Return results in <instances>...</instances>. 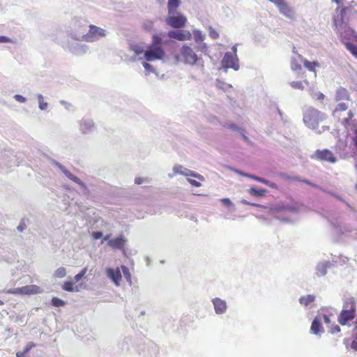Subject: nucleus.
Masks as SVG:
<instances>
[{
    "label": "nucleus",
    "instance_id": "0eeeda50",
    "mask_svg": "<svg viewBox=\"0 0 357 357\" xmlns=\"http://www.w3.org/2000/svg\"><path fill=\"white\" fill-rule=\"evenodd\" d=\"M275 5L279 13L290 20H295L296 15L294 9L289 6L286 0H268Z\"/></svg>",
    "mask_w": 357,
    "mask_h": 357
},
{
    "label": "nucleus",
    "instance_id": "37998d69",
    "mask_svg": "<svg viewBox=\"0 0 357 357\" xmlns=\"http://www.w3.org/2000/svg\"><path fill=\"white\" fill-rule=\"evenodd\" d=\"M216 86L218 89H222V90H223L225 91H228L230 88H231V84L225 83V82H221L220 80H217V82H216Z\"/></svg>",
    "mask_w": 357,
    "mask_h": 357
},
{
    "label": "nucleus",
    "instance_id": "4c0bfd02",
    "mask_svg": "<svg viewBox=\"0 0 357 357\" xmlns=\"http://www.w3.org/2000/svg\"><path fill=\"white\" fill-rule=\"evenodd\" d=\"M121 271H122L126 281L131 284V275L130 273L128 268L124 265H122L121 266Z\"/></svg>",
    "mask_w": 357,
    "mask_h": 357
},
{
    "label": "nucleus",
    "instance_id": "5701e85b",
    "mask_svg": "<svg viewBox=\"0 0 357 357\" xmlns=\"http://www.w3.org/2000/svg\"><path fill=\"white\" fill-rule=\"evenodd\" d=\"M329 261L319 263L315 268V273L318 277H321L327 273V269L330 266Z\"/></svg>",
    "mask_w": 357,
    "mask_h": 357
},
{
    "label": "nucleus",
    "instance_id": "1a4fd4ad",
    "mask_svg": "<svg viewBox=\"0 0 357 357\" xmlns=\"http://www.w3.org/2000/svg\"><path fill=\"white\" fill-rule=\"evenodd\" d=\"M165 22L168 26L174 29H181L185 26L187 18L181 13L177 12L174 14H168L165 19Z\"/></svg>",
    "mask_w": 357,
    "mask_h": 357
},
{
    "label": "nucleus",
    "instance_id": "9b49d317",
    "mask_svg": "<svg viewBox=\"0 0 357 357\" xmlns=\"http://www.w3.org/2000/svg\"><path fill=\"white\" fill-rule=\"evenodd\" d=\"M43 292V289L36 284L26 285L22 287L10 289L8 291V294L21 295L38 294Z\"/></svg>",
    "mask_w": 357,
    "mask_h": 357
},
{
    "label": "nucleus",
    "instance_id": "4468645a",
    "mask_svg": "<svg viewBox=\"0 0 357 357\" xmlns=\"http://www.w3.org/2000/svg\"><path fill=\"white\" fill-rule=\"evenodd\" d=\"M167 36L179 41L192 39V33L188 30H171L168 31Z\"/></svg>",
    "mask_w": 357,
    "mask_h": 357
},
{
    "label": "nucleus",
    "instance_id": "ea45409f",
    "mask_svg": "<svg viewBox=\"0 0 357 357\" xmlns=\"http://www.w3.org/2000/svg\"><path fill=\"white\" fill-rule=\"evenodd\" d=\"M348 108V105L346 102H340L339 103L333 112V114L335 116H337V114L339 112H343L345 111Z\"/></svg>",
    "mask_w": 357,
    "mask_h": 357
},
{
    "label": "nucleus",
    "instance_id": "e2e57ef3",
    "mask_svg": "<svg viewBox=\"0 0 357 357\" xmlns=\"http://www.w3.org/2000/svg\"><path fill=\"white\" fill-rule=\"evenodd\" d=\"M312 97L317 100H323L324 98V95L321 92H316L314 94H312Z\"/></svg>",
    "mask_w": 357,
    "mask_h": 357
},
{
    "label": "nucleus",
    "instance_id": "13d9d810",
    "mask_svg": "<svg viewBox=\"0 0 357 357\" xmlns=\"http://www.w3.org/2000/svg\"><path fill=\"white\" fill-rule=\"evenodd\" d=\"M13 43V40L5 36H0V43Z\"/></svg>",
    "mask_w": 357,
    "mask_h": 357
},
{
    "label": "nucleus",
    "instance_id": "412c9836",
    "mask_svg": "<svg viewBox=\"0 0 357 357\" xmlns=\"http://www.w3.org/2000/svg\"><path fill=\"white\" fill-rule=\"evenodd\" d=\"M335 231L337 233L344 234V235H350L353 232H355L356 234H357V231L356 229H354L351 226L349 225H334Z\"/></svg>",
    "mask_w": 357,
    "mask_h": 357
},
{
    "label": "nucleus",
    "instance_id": "5fc2aeb1",
    "mask_svg": "<svg viewBox=\"0 0 357 357\" xmlns=\"http://www.w3.org/2000/svg\"><path fill=\"white\" fill-rule=\"evenodd\" d=\"M13 98L17 102L20 103H25L26 102V98L19 94L15 95Z\"/></svg>",
    "mask_w": 357,
    "mask_h": 357
},
{
    "label": "nucleus",
    "instance_id": "a18cd8bd",
    "mask_svg": "<svg viewBox=\"0 0 357 357\" xmlns=\"http://www.w3.org/2000/svg\"><path fill=\"white\" fill-rule=\"evenodd\" d=\"M351 130H352V132L354 133L353 141H354V145L357 149V123L352 124Z\"/></svg>",
    "mask_w": 357,
    "mask_h": 357
},
{
    "label": "nucleus",
    "instance_id": "6ab92c4d",
    "mask_svg": "<svg viewBox=\"0 0 357 357\" xmlns=\"http://www.w3.org/2000/svg\"><path fill=\"white\" fill-rule=\"evenodd\" d=\"M321 324H322V322L319 320V317H317L316 316V317L312 321V325L310 327V331H311L312 333L317 335L322 334L324 332V328L322 327Z\"/></svg>",
    "mask_w": 357,
    "mask_h": 357
},
{
    "label": "nucleus",
    "instance_id": "79ce46f5",
    "mask_svg": "<svg viewBox=\"0 0 357 357\" xmlns=\"http://www.w3.org/2000/svg\"><path fill=\"white\" fill-rule=\"evenodd\" d=\"M143 67L146 70V75L148 76L150 73H155L153 66L148 63V61H143L142 63Z\"/></svg>",
    "mask_w": 357,
    "mask_h": 357
},
{
    "label": "nucleus",
    "instance_id": "680f3d73",
    "mask_svg": "<svg viewBox=\"0 0 357 357\" xmlns=\"http://www.w3.org/2000/svg\"><path fill=\"white\" fill-rule=\"evenodd\" d=\"M331 328V331L330 332L332 333V334H334V333H339L340 331V328L339 326L337 325H335L334 326H333V324L331 325V327H329Z\"/></svg>",
    "mask_w": 357,
    "mask_h": 357
},
{
    "label": "nucleus",
    "instance_id": "6e6552de",
    "mask_svg": "<svg viewBox=\"0 0 357 357\" xmlns=\"http://www.w3.org/2000/svg\"><path fill=\"white\" fill-rule=\"evenodd\" d=\"M165 56L164 47H155L147 45L144 53V59L148 62L163 60Z\"/></svg>",
    "mask_w": 357,
    "mask_h": 357
},
{
    "label": "nucleus",
    "instance_id": "7ed1b4c3",
    "mask_svg": "<svg viewBox=\"0 0 357 357\" xmlns=\"http://www.w3.org/2000/svg\"><path fill=\"white\" fill-rule=\"evenodd\" d=\"M181 61L186 65L195 66L196 64L202 63L203 66V60L198 56L193 49L187 45H183L180 50Z\"/></svg>",
    "mask_w": 357,
    "mask_h": 357
},
{
    "label": "nucleus",
    "instance_id": "cd10ccee",
    "mask_svg": "<svg viewBox=\"0 0 357 357\" xmlns=\"http://www.w3.org/2000/svg\"><path fill=\"white\" fill-rule=\"evenodd\" d=\"M155 47H163L162 34H154L152 36L151 43L149 45Z\"/></svg>",
    "mask_w": 357,
    "mask_h": 357
},
{
    "label": "nucleus",
    "instance_id": "72a5a7b5",
    "mask_svg": "<svg viewBox=\"0 0 357 357\" xmlns=\"http://www.w3.org/2000/svg\"><path fill=\"white\" fill-rule=\"evenodd\" d=\"M348 91L343 88L338 89L336 93V100H344L348 98Z\"/></svg>",
    "mask_w": 357,
    "mask_h": 357
},
{
    "label": "nucleus",
    "instance_id": "864d4df0",
    "mask_svg": "<svg viewBox=\"0 0 357 357\" xmlns=\"http://www.w3.org/2000/svg\"><path fill=\"white\" fill-rule=\"evenodd\" d=\"M144 29L149 31H151L153 29V21H146L144 23Z\"/></svg>",
    "mask_w": 357,
    "mask_h": 357
},
{
    "label": "nucleus",
    "instance_id": "2f4dec72",
    "mask_svg": "<svg viewBox=\"0 0 357 357\" xmlns=\"http://www.w3.org/2000/svg\"><path fill=\"white\" fill-rule=\"evenodd\" d=\"M63 289L69 292H77L79 291L77 287L74 286V283L72 281H66L62 286Z\"/></svg>",
    "mask_w": 357,
    "mask_h": 357
},
{
    "label": "nucleus",
    "instance_id": "58836bf2",
    "mask_svg": "<svg viewBox=\"0 0 357 357\" xmlns=\"http://www.w3.org/2000/svg\"><path fill=\"white\" fill-rule=\"evenodd\" d=\"M66 275V270L64 267H59L54 273V277L56 278H63Z\"/></svg>",
    "mask_w": 357,
    "mask_h": 357
},
{
    "label": "nucleus",
    "instance_id": "de8ad7c7",
    "mask_svg": "<svg viewBox=\"0 0 357 357\" xmlns=\"http://www.w3.org/2000/svg\"><path fill=\"white\" fill-rule=\"evenodd\" d=\"M52 305H54L55 307H61V306L64 305L65 302L59 298L54 297L52 299Z\"/></svg>",
    "mask_w": 357,
    "mask_h": 357
},
{
    "label": "nucleus",
    "instance_id": "aec40b11",
    "mask_svg": "<svg viewBox=\"0 0 357 357\" xmlns=\"http://www.w3.org/2000/svg\"><path fill=\"white\" fill-rule=\"evenodd\" d=\"M126 242V238L123 236H121L118 238L109 240L108 245L114 249L121 250L123 248Z\"/></svg>",
    "mask_w": 357,
    "mask_h": 357
},
{
    "label": "nucleus",
    "instance_id": "39448f33",
    "mask_svg": "<svg viewBox=\"0 0 357 357\" xmlns=\"http://www.w3.org/2000/svg\"><path fill=\"white\" fill-rule=\"evenodd\" d=\"M70 31L73 38L77 40H82V36H84L85 28L86 27V22L79 17H74L70 23Z\"/></svg>",
    "mask_w": 357,
    "mask_h": 357
},
{
    "label": "nucleus",
    "instance_id": "bb28decb",
    "mask_svg": "<svg viewBox=\"0 0 357 357\" xmlns=\"http://www.w3.org/2000/svg\"><path fill=\"white\" fill-rule=\"evenodd\" d=\"M130 50L135 53V56H137V60H142L143 59L141 56L142 55L144 56L146 50L142 45H132Z\"/></svg>",
    "mask_w": 357,
    "mask_h": 357
},
{
    "label": "nucleus",
    "instance_id": "774afa93",
    "mask_svg": "<svg viewBox=\"0 0 357 357\" xmlns=\"http://www.w3.org/2000/svg\"><path fill=\"white\" fill-rule=\"evenodd\" d=\"M349 118H344L343 120V123L344 126H347L349 124V119L353 116V114L351 111L348 112Z\"/></svg>",
    "mask_w": 357,
    "mask_h": 357
},
{
    "label": "nucleus",
    "instance_id": "f704fd0d",
    "mask_svg": "<svg viewBox=\"0 0 357 357\" xmlns=\"http://www.w3.org/2000/svg\"><path fill=\"white\" fill-rule=\"evenodd\" d=\"M301 63L302 62H301L300 60L298 59V55L296 58H294L291 60V69L294 71H299L300 70H301Z\"/></svg>",
    "mask_w": 357,
    "mask_h": 357
},
{
    "label": "nucleus",
    "instance_id": "20e7f679",
    "mask_svg": "<svg viewBox=\"0 0 357 357\" xmlns=\"http://www.w3.org/2000/svg\"><path fill=\"white\" fill-rule=\"evenodd\" d=\"M87 33L82 36V40L87 43H95L105 38L107 35V31L99 26L91 24Z\"/></svg>",
    "mask_w": 357,
    "mask_h": 357
},
{
    "label": "nucleus",
    "instance_id": "f8f14e48",
    "mask_svg": "<svg viewBox=\"0 0 357 357\" xmlns=\"http://www.w3.org/2000/svg\"><path fill=\"white\" fill-rule=\"evenodd\" d=\"M96 129V125L93 119L88 117H83L79 121V130L83 135L92 133Z\"/></svg>",
    "mask_w": 357,
    "mask_h": 357
},
{
    "label": "nucleus",
    "instance_id": "2eb2a0df",
    "mask_svg": "<svg viewBox=\"0 0 357 357\" xmlns=\"http://www.w3.org/2000/svg\"><path fill=\"white\" fill-rule=\"evenodd\" d=\"M106 275L107 278H109L116 286H120L122 275L121 269L119 267L116 268H107L106 269Z\"/></svg>",
    "mask_w": 357,
    "mask_h": 357
},
{
    "label": "nucleus",
    "instance_id": "f3484780",
    "mask_svg": "<svg viewBox=\"0 0 357 357\" xmlns=\"http://www.w3.org/2000/svg\"><path fill=\"white\" fill-rule=\"evenodd\" d=\"M68 50L75 55H82L89 52V47L86 45L79 43H75L69 45Z\"/></svg>",
    "mask_w": 357,
    "mask_h": 357
},
{
    "label": "nucleus",
    "instance_id": "6e6d98bb",
    "mask_svg": "<svg viewBox=\"0 0 357 357\" xmlns=\"http://www.w3.org/2000/svg\"><path fill=\"white\" fill-rule=\"evenodd\" d=\"M68 178L81 185H84V183L80 181V179L77 176H74L73 174H69V176Z\"/></svg>",
    "mask_w": 357,
    "mask_h": 357
},
{
    "label": "nucleus",
    "instance_id": "7c9ffc66",
    "mask_svg": "<svg viewBox=\"0 0 357 357\" xmlns=\"http://www.w3.org/2000/svg\"><path fill=\"white\" fill-rule=\"evenodd\" d=\"M309 84L308 81H293L290 83L291 86L293 89H296L299 90H303L306 86Z\"/></svg>",
    "mask_w": 357,
    "mask_h": 357
},
{
    "label": "nucleus",
    "instance_id": "e433bc0d",
    "mask_svg": "<svg viewBox=\"0 0 357 357\" xmlns=\"http://www.w3.org/2000/svg\"><path fill=\"white\" fill-rule=\"evenodd\" d=\"M197 45V50L198 51L202 52L206 55L208 54V46L206 43H204V40L199 42V43Z\"/></svg>",
    "mask_w": 357,
    "mask_h": 357
},
{
    "label": "nucleus",
    "instance_id": "4d7b16f0",
    "mask_svg": "<svg viewBox=\"0 0 357 357\" xmlns=\"http://www.w3.org/2000/svg\"><path fill=\"white\" fill-rule=\"evenodd\" d=\"M35 347V344L32 342H29L26 347L24 349L23 351L20 352L21 354H26L33 347Z\"/></svg>",
    "mask_w": 357,
    "mask_h": 357
},
{
    "label": "nucleus",
    "instance_id": "c85d7f7f",
    "mask_svg": "<svg viewBox=\"0 0 357 357\" xmlns=\"http://www.w3.org/2000/svg\"><path fill=\"white\" fill-rule=\"evenodd\" d=\"M195 42L196 44H199V42H202L205 40L206 36L199 29H193L192 33Z\"/></svg>",
    "mask_w": 357,
    "mask_h": 357
},
{
    "label": "nucleus",
    "instance_id": "a19ab883",
    "mask_svg": "<svg viewBox=\"0 0 357 357\" xmlns=\"http://www.w3.org/2000/svg\"><path fill=\"white\" fill-rule=\"evenodd\" d=\"M266 192V190L265 189H257L256 188H251L250 190V193L251 195L258 197L263 196Z\"/></svg>",
    "mask_w": 357,
    "mask_h": 357
},
{
    "label": "nucleus",
    "instance_id": "4be33fe9",
    "mask_svg": "<svg viewBox=\"0 0 357 357\" xmlns=\"http://www.w3.org/2000/svg\"><path fill=\"white\" fill-rule=\"evenodd\" d=\"M283 211H289L296 212V208L295 207L291 206L289 205H284L283 204H278L272 208H270L269 211L272 215L275 214L276 213Z\"/></svg>",
    "mask_w": 357,
    "mask_h": 357
},
{
    "label": "nucleus",
    "instance_id": "338daca9",
    "mask_svg": "<svg viewBox=\"0 0 357 357\" xmlns=\"http://www.w3.org/2000/svg\"><path fill=\"white\" fill-rule=\"evenodd\" d=\"M121 349H122L123 351H128L129 350L128 342L127 340H124L122 342V348H121Z\"/></svg>",
    "mask_w": 357,
    "mask_h": 357
},
{
    "label": "nucleus",
    "instance_id": "9d476101",
    "mask_svg": "<svg viewBox=\"0 0 357 357\" xmlns=\"http://www.w3.org/2000/svg\"><path fill=\"white\" fill-rule=\"evenodd\" d=\"M222 68L225 73H227L229 68H232L234 70H238L239 63L237 55L230 52H226L222 60Z\"/></svg>",
    "mask_w": 357,
    "mask_h": 357
},
{
    "label": "nucleus",
    "instance_id": "a878e982",
    "mask_svg": "<svg viewBox=\"0 0 357 357\" xmlns=\"http://www.w3.org/2000/svg\"><path fill=\"white\" fill-rule=\"evenodd\" d=\"M315 301V296L312 294L301 296L299 298V303L305 307L311 305Z\"/></svg>",
    "mask_w": 357,
    "mask_h": 357
},
{
    "label": "nucleus",
    "instance_id": "f257e3e1",
    "mask_svg": "<svg viewBox=\"0 0 357 357\" xmlns=\"http://www.w3.org/2000/svg\"><path fill=\"white\" fill-rule=\"evenodd\" d=\"M172 170H173V174H169V177L172 178L173 176H174L177 174L183 175L187 178V181L192 186H195V187H201L202 183L198 181L192 179L190 177L195 178L200 181H204L205 179L202 175H201L197 172H195L190 169H188L186 167H185L181 165H174Z\"/></svg>",
    "mask_w": 357,
    "mask_h": 357
},
{
    "label": "nucleus",
    "instance_id": "ddd939ff",
    "mask_svg": "<svg viewBox=\"0 0 357 357\" xmlns=\"http://www.w3.org/2000/svg\"><path fill=\"white\" fill-rule=\"evenodd\" d=\"M336 313V310L334 308H327L323 309L321 312L317 314V317H319V320L321 322H324L327 327H331L333 319H335L334 316Z\"/></svg>",
    "mask_w": 357,
    "mask_h": 357
},
{
    "label": "nucleus",
    "instance_id": "c756f323",
    "mask_svg": "<svg viewBox=\"0 0 357 357\" xmlns=\"http://www.w3.org/2000/svg\"><path fill=\"white\" fill-rule=\"evenodd\" d=\"M249 178H252V179H254L258 182H260V183H262L272 188H276V184L274 183H272L270 181L268 180H266V179H264L263 178H261V177H258V176H256L253 174H250V176H249Z\"/></svg>",
    "mask_w": 357,
    "mask_h": 357
},
{
    "label": "nucleus",
    "instance_id": "69168bd1",
    "mask_svg": "<svg viewBox=\"0 0 357 357\" xmlns=\"http://www.w3.org/2000/svg\"><path fill=\"white\" fill-rule=\"evenodd\" d=\"M294 180H295V181H302V182H303V183H307V184H308V185H312V186H314V187L316 186L314 184L312 183L310 181L306 180V179H301V178H298V177H294Z\"/></svg>",
    "mask_w": 357,
    "mask_h": 357
},
{
    "label": "nucleus",
    "instance_id": "473e14b6",
    "mask_svg": "<svg viewBox=\"0 0 357 357\" xmlns=\"http://www.w3.org/2000/svg\"><path fill=\"white\" fill-rule=\"evenodd\" d=\"M37 99L38 102V108L41 111H45L49 107L48 102H45L44 100V97L42 94H38L37 95Z\"/></svg>",
    "mask_w": 357,
    "mask_h": 357
},
{
    "label": "nucleus",
    "instance_id": "603ef678",
    "mask_svg": "<svg viewBox=\"0 0 357 357\" xmlns=\"http://www.w3.org/2000/svg\"><path fill=\"white\" fill-rule=\"evenodd\" d=\"M209 36L213 39H217L219 37V33L212 27H209Z\"/></svg>",
    "mask_w": 357,
    "mask_h": 357
},
{
    "label": "nucleus",
    "instance_id": "a211bd4d",
    "mask_svg": "<svg viewBox=\"0 0 357 357\" xmlns=\"http://www.w3.org/2000/svg\"><path fill=\"white\" fill-rule=\"evenodd\" d=\"M314 156L317 159L328 161L331 163H334L336 162L335 157L333 155L332 152L328 150H324V151L317 150L315 152Z\"/></svg>",
    "mask_w": 357,
    "mask_h": 357
},
{
    "label": "nucleus",
    "instance_id": "dca6fc26",
    "mask_svg": "<svg viewBox=\"0 0 357 357\" xmlns=\"http://www.w3.org/2000/svg\"><path fill=\"white\" fill-rule=\"evenodd\" d=\"M211 302L216 314H223L227 312L228 306L225 300L220 298H215L212 299Z\"/></svg>",
    "mask_w": 357,
    "mask_h": 357
},
{
    "label": "nucleus",
    "instance_id": "052dcab7",
    "mask_svg": "<svg viewBox=\"0 0 357 357\" xmlns=\"http://www.w3.org/2000/svg\"><path fill=\"white\" fill-rule=\"evenodd\" d=\"M135 183L137 185H140L144 183H148V179L146 178L137 177L135 178Z\"/></svg>",
    "mask_w": 357,
    "mask_h": 357
},
{
    "label": "nucleus",
    "instance_id": "423d86ee",
    "mask_svg": "<svg viewBox=\"0 0 357 357\" xmlns=\"http://www.w3.org/2000/svg\"><path fill=\"white\" fill-rule=\"evenodd\" d=\"M356 303L354 298H351L349 302L347 303L344 308L340 314L338 321L341 325H346L349 321L352 320L356 314Z\"/></svg>",
    "mask_w": 357,
    "mask_h": 357
},
{
    "label": "nucleus",
    "instance_id": "393cba45",
    "mask_svg": "<svg viewBox=\"0 0 357 357\" xmlns=\"http://www.w3.org/2000/svg\"><path fill=\"white\" fill-rule=\"evenodd\" d=\"M181 5V0H168L167 12L168 14H174L177 13V8Z\"/></svg>",
    "mask_w": 357,
    "mask_h": 357
},
{
    "label": "nucleus",
    "instance_id": "3c124183",
    "mask_svg": "<svg viewBox=\"0 0 357 357\" xmlns=\"http://www.w3.org/2000/svg\"><path fill=\"white\" fill-rule=\"evenodd\" d=\"M86 271L87 268H84L80 273L77 274L74 277V280H75V282H79V280H81L84 277L85 274L86 273Z\"/></svg>",
    "mask_w": 357,
    "mask_h": 357
},
{
    "label": "nucleus",
    "instance_id": "0e129e2a",
    "mask_svg": "<svg viewBox=\"0 0 357 357\" xmlns=\"http://www.w3.org/2000/svg\"><path fill=\"white\" fill-rule=\"evenodd\" d=\"M92 237L93 239H99L102 237V233L101 231H93L92 233Z\"/></svg>",
    "mask_w": 357,
    "mask_h": 357
},
{
    "label": "nucleus",
    "instance_id": "c9c22d12",
    "mask_svg": "<svg viewBox=\"0 0 357 357\" xmlns=\"http://www.w3.org/2000/svg\"><path fill=\"white\" fill-rule=\"evenodd\" d=\"M220 202L224 206L227 207L229 211H234L236 210L235 205L229 198H222L220 199Z\"/></svg>",
    "mask_w": 357,
    "mask_h": 357
},
{
    "label": "nucleus",
    "instance_id": "c03bdc74",
    "mask_svg": "<svg viewBox=\"0 0 357 357\" xmlns=\"http://www.w3.org/2000/svg\"><path fill=\"white\" fill-rule=\"evenodd\" d=\"M347 49L355 56L357 57V47L351 43L345 44Z\"/></svg>",
    "mask_w": 357,
    "mask_h": 357
},
{
    "label": "nucleus",
    "instance_id": "f03ea898",
    "mask_svg": "<svg viewBox=\"0 0 357 357\" xmlns=\"http://www.w3.org/2000/svg\"><path fill=\"white\" fill-rule=\"evenodd\" d=\"M324 119L325 115L314 108L307 109L303 115V121L305 126L312 130H317L319 123Z\"/></svg>",
    "mask_w": 357,
    "mask_h": 357
},
{
    "label": "nucleus",
    "instance_id": "09e8293b",
    "mask_svg": "<svg viewBox=\"0 0 357 357\" xmlns=\"http://www.w3.org/2000/svg\"><path fill=\"white\" fill-rule=\"evenodd\" d=\"M229 128L233 130L239 131V132L242 135L243 137L245 140H248V137L244 134V130L240 128H238L236 124H230Z\"/></svg>",
    "mask_w": 357,
    "mask_h": 357
},
{
    "label": "nucleus",
    "instance_id": "8fccbe9b",
    "mask_svg": "<svg viewBox=\"0 0 357 357\" xmlns=\"http://www.w3.org/2000/svg\"><path fill=\"white\" fill-rule=\"evenodd\" d=\"M54 164L55 165L67 176L68 177L69 176V174H70L71 173L64 167L61 164L57 162H54Z\"/></svg>",
    "mask_w": 357,
    "mask_h": 357
},
{
    "label": "nucleus",
    "instance_id": "b1692460",
    "mask_svg": "<svg viewBox=\"0 0 357 357\" xmlns=\"http://www.w3.org/2000/svg\"><path fill=\"white\" fill-rule=\"evenodd\" d=\"M298 59L301 62L303 63L304 66L310 71L314 72V75L316 76V70L315 68L319 66V63L317 61H309L305 59H303L301 55H298Z\"/></svg>",
    "mask_w": 357,
    "mask_h": 357
},
{
    "label": "nucleus",
    "instance_id": "49530a36",
    "mask_svg": "<svg viewBox=\"0 0 357 357\" xmlns=\"http://www.w3.org/2000/svg\"><path fill=\"white\" fill-rule=\"evenodd\" d=\"M331 2L335 3L337 5V8L335 10L336 12H339L340 11L341 15H344V13H345V11H346V8H340V5L342 3V0H331Z\"/></svg>",
    "mask_w": 357,
    "mask_h": 357
},
{
    "label": "nucleus",
    "instance_id": "bf43d9fd",
    "mask_svg": "<svg viewBox=\"0 0 357 357\" xmlns=\"http://www.w3.org/2000/svg\"><path fill=\"white\" fill-rule=\"evenodd\" d=\"M228 169L234 171L235 173H237L241 176H246V177H248L249 178V176H250V174H247V173H245L239 169H234V168H232V167H228Z\"/></svg>",
    "mask_w": 357,
    "mask_h": 357
}]
</instances>
